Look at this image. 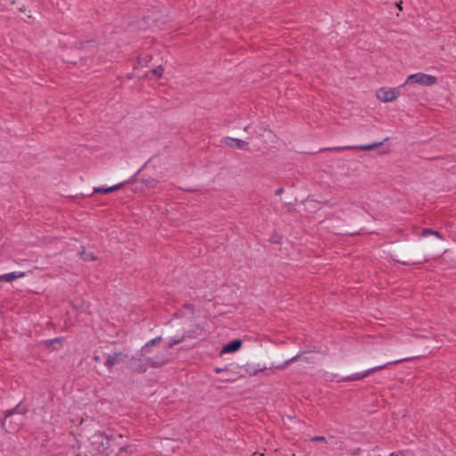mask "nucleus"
<instances>
[{
	"label": "nucleus",
	"mask_w": 456,
	"mask_h": 456,
	"mask_svg": "<svg viewBox=\"0 0 456 456\" xmlns=\"http://www.w3.org/2000/svg\"><path fill=\"white\" fill-rule=\"evenodd\" d=\"M167 362L166 359L151 358L143 356L142 354L133 356L130 359V367L139 373L145 372L148 368H158L161 367Z\"/></svg>",
	"instance_id": "nucleus-1"
},
{
	"label": "nucleus",
	"mask_w": 456,
	"mask_h": 456,
	"mask_svg": "<svg viewBox=\"0 0 456 456\" xmlns=\"http://www.w3.org/2000/svg\"><path fill=\"white\" fill-rule=\"evenodd\" d=\"M90 443L94 450L104 452L110 446V439L104 433L96 432L90 437Z\"/></svg>",
	"instance_id": "nucleus-2"
},
{
	"label": "nucleus",
	"mask_w": 456,
	"mask_h": 456,
	"mask_svg": "<svg viewBox=\"0 0 456 456\" xmlns=\"http://www.w3.org/2000/svg\"><path fill=\"white\" fill-rule=\"evenodd\" d=\"M436 83V77L419 72V73H415V74L410 75L407 77L405 83L403 85H402V86H403L406 84H419L421 86H432V85H435Z\"/></svg>",
	"instance_id": "nucleus-3"
},
{
	"label": "nucleus",
	"mask_w": 456,
	"mask_h": 456,
	"mask_svg": "<svg viewBox=\"0 0 456 456\" xmlns=\"http://www.w3.org/2000/svg\"><path fill=\"white\" fill-rule=\"evenodd\" d=\"M377 98L383 102H390L399 96L397 88H380L376 93Z\"/></svg>",
	"instance_id": "nucleus-4"
},
{
	"label": "nucleus",
	"mask_w": 456,
	"mask_h": 456,
	"mask_svg": "<svg viewBox=\"0 0 456 456\" xmlns=\"http://www.w3.org/2000/svg\"><path fill=\"white\" fill-rule=\"evenodd\" d=\"M403 360H396V361H394V362H388L383 365H379V366H376V367H373V368H370V369H368L364 371H362V372H358V373H354L353 375H351L350 377L347 378L348 380H360L365 377H367L368 375H370V373L376 371V370H381L383 368H385L386 366L389 365V364H392V363H397V362H403Z\"/></svg>",
	"instance_id": "nucleus-5"
},
{
	"label": "nucleus",
	"mask_w": 456,
	"mask_h": 456,
	"mask_svg": "<svg viewBox=\"0 0 456 456\" xmlns=\"http://www.w3.org/2000/svg\"><path fill=\"white\" fill-rule=\"evenodd\" d=\"M127 357V354L117 352L113 354H109L104 364L109 370H111L114 366L123 362Z\"/></svg>",
	"instance_id": "nucleus-6"
},
{
	"label": "nucleus",
	"mask_w": 456,
	"mask_h": 456,
	"mask_svg": "<svg viewBox=\"0 0 456 456\" xmlns=\"http://www.w3.org/2000/svg\"><path fill=\"white\" fill-rule=\"evenodd\" d=\"M223 142L230 147V148H236V149H242L247 150L248 143L243 140L236 139L232 137H225L223 139Z\"/></svg>",
	"instance_id": "nucleus-7"
},
{
	"label": "nucleus",
	"mask_w": 456,
	"mask_h": 456,
	"mask_svg": "<svg viewBox=\"0 0 456 456\" xmlns=\"http://www.w3.org/2000/svg\"><path fill=\"white\" fill-rule=\"evenodd\" d=\"M383 143V142H374V143H370V144H364V145H357V146H340V147H334V148H330L329 150L330 151H344V150H351V149H359V150H362V151H369V150H372L379 145H381Z\"/></svg>",
	"instance_id": "nucleus-8"
},
{
	"label": "nucleus",
	"mask_w": 456,
	"mask_h": 456,
	"mask_svg": "<svg viewBox=\"0 0 456 456\" xmlns=\"http://www.w3.org/2000/svg\"><path fill=\"white\" fill-rule=\"evenodd\" d=\"M26 412H27V409L24 406H22L20 403L17 404L13 409L7 410L4 412V418L1 420V426L3 428H5V423H6L7 418L12 416V414H14V413L25 414Z\"/></svg>",
	"instance_id": "nucleus-9"
},
{
	"label": "nucleus",
	"mask_w": 456,
	"mask_h": 456,
	"mask_svg": "<svg viewBox=\"0 0 456 456\" xmlns=\"http://www.w3.org/2000/svg\"><path fill=\"white\" fill-rule=\"evenodd\" d=\"M241 345L242 343L240 339H234L228 343L227 345H225L221 352L224 354L236 352L237 350L240 349Z\"/></svg>",
	"instance_id": "nucleus-10"
},
{
	"label": "nucleus",
	"mask_w": 456,
	"mask_h": 456,
	"mask_svg": "<svg viewBox=\"0 0 456 456\" xmlns=\"http://www.w3.org/2000/svg\"><path fill=\"white\" fill-rule=\"evenodd\" d=\"M25 276V273L24 272H12V273H5V274H3V275H0V281H7V282H11L14 280H17L19 278H22Z\"/></svg>",
	"instance_id": "nucleus-11"
},
{
	"label": "nucleus",
	"mask_w": 456,
	"mask_h": 456,
	"mask_svg": "<svg viewBox=\"0 0 456 456\" xmlns=\"http://www.w3.org/2000/svg\"><path fill=\"white\" fill-rule=\"evenodd\" d=\"M121 186H122V183H118V184L110 186V187H94V192L105 194V193H109V192H111L114 191H117V190L120 189Z\"/></svg>",
	"instance_id": "nucleus-12"
},
{
	"label": "nucleus",
	"mask_w": 456,
	"mask_h": 456,
	"mask_svg": "<svg viewBox=\"0 0 456 456\" xmlns=\"http://www.w3.org/2000/svg\"><path fill=\"white\" fill-rule=\"evenodd\" d=\"M80 256L85 261H94L96 259V256L93 252H86V250L80 252Z\"/></svg>",
	"instance_id": "nucleus-13"
},
{
	"label": "nucleus",
	"mask_w": 456,
	"mask_h": 456,
	"mask_svg": "<svg viewBox=\"0 0 456 456\" xmlns=\"http://www.w3.org/2000/svg\"><path fill=\"white\" fill-rule=\"evenodd\" d=\"M431 234L436 236L437 238H442L441 234L438 232L434 231L432 229L428 228L422 231V236H428Z\"/></svg>",
	"instance_id": "nucleus-14"
},
{
	"label": "nucleus",
	"mask_w": 456,
	"mask_h": 456,
	"mask_svg": "<svg viewBox=\"0 0 456 456\" xmlns=\"http://www.w3.org/2000/svg\"><path fill=\"white\" fill-rule=\"evenodd\" d=\"M151 73H152L154 76H156V77H161V76H162V73H163V68H162L161 66H159V67H157L156 69H153L151 70Z\"/></svg>",
	"instance_id": "nucleus-15"
},
{
	"label": "nucleus",
	"mask_w": 456,
	"mask_h": 456,
	"mask_svg": "<svg viewBox=\"0 0 456 456\" xmlns=\"http://www.w3.org/2000/svg\"><path fill=\"white\" fill-rule=\"evenodd\" d=\"M162 338L161 337H157L153 339H151L150 341H148L146 344H145V346H154L156 343H158L159 341H160Z\"/></svg>",
	"instance_id": "nucleus-16"
},
{
	"label": "nucleus",
	"mask_w": 456,
	"mask_h": 456,
	"mask_svg": "<svg viewBox=\"0 0 456 456\" xmlns=\"http://www.w3.org/2000/svg\"><path fill=\"white\" fill-rule=\"evenodd\" d=\"M183 340V338L170 342L169 347L170 348L173 347L175 345L181 343Z\"/></svg>",
	"instance_id": "nucleus-17"
},
{
	"label": "nucleus",
	"mask_w": 456,
	"mask_h": 456,
	"mask_svg": "<svg viewBox=\"0 0 456 456\" xmlns=\"http://www.w3.org/2000/svg\"><path fill=\"white\" fill-rule=\"evenodd\" d=\"M324 440H325V437L322 436H314L312 438V441H319V442H321V441H324Z\"/></svg>",
	"instance_id": "nucleus-18"
},
{
	"label": "nucleus",
	"mask_w": 456,
	"mask_h": 456,
	"mask_svg": "<svg viewBox=\"0 0 456 456\" xmlns=\"http://www.w3.org/2000/svg\"><path fill=\"white\" fill-rule=\"evenodd\" d=\"M389 456H405L403 452H391Z\"/></svg>",
	"instance_id": "nucleus-19"
},
{
	"label": "nucleus",
	"mask_w": 456,
	"mask_h": 456,
	"mask_svg": "<svg viewBox=\"0 0 456 456\" xmlns=\"http://www.w3.org/2000/svg\"><path fill=\"white\" fill-rule=\"evenodd\" d=\"M297 356H294V357H292L291 359H289V360L286 361V362H285V364L287 365V364H289V363H291V362H295V361L297 360Z\"/></svg>",
	"instance_id": "nucleus-20"
},
{
	"label": "nucleus",
	"mask_w": 456,
	"mask_h": 456,
	"mask_svg": "<svg viewBox=\"0 0 456 456\" xmlns=\"http://www.w3.org/2000/svg\"><path fill=\"white\" fill-rule=\"evenodd\" d=\"M283 192V189L282 188H279L277 191H276V194H281Z\"/></svg>",
	"instance_id": "nucleus-21"
},
{
	"label": "nucleus",
	"mask_w": 456,
	"mask_h": 456,
	"mask_svg": "<svg viewBox=\"0 0 456 456\" xmlns=\"http://www.w3.org/2000/svg\"><path fill=\"white\" fill-rule=\"evenodd\" d=\"M94 361H95V362H100V360H101V359H100V356H98V355H95V356L94 357Z\"/></svg>",
	"instance_id": "nucleus-22"
},
{
	"label": "nucleus",
	"mask_w": 456,
	"mask_h": 456,
	"mask_svg": "<svg viewBox=\"0 0 456 456\" xmlns=\"http://www.w3.org/2000/svg\"><path fill=\"white\" fill-rule=\"evenodd\" d=\"M249 126L244 127V131L247 132L248 130Z\"/></svg>",
	"instance_id": "nucleus-23"
},
{
	"label": "nucleus",
	"mask_w": 456,
	"mask_h": 456,
	"mask_svg": "<svg viewBox=\"0 0 456 456\" xmlns=\"http://www.w3.org/2000/svg\"><path fill=\"white\" fill-rule=\"evenodd\" d=\"M216 372H221V370L220 369H216Z\"/></svg>",
	"instance_id": "nucleus-24"
},
{
	"label": "nucleus",
	"mask_w": 456,
	"mask_h": 456,
	"mask_svg": "<svg viewBox=\"0 0 456 456\" xmlns=\"http://www.w3.org/2000/svg\"><path fill=\"white\" fill-rule=\"evenodd\" d=\"M397 6H398V8H399L400 10H402V7H401V5H400L399 4H397Z\"/></svg>",
	"instance_id": "nucleus-25"
}]
</instances>
